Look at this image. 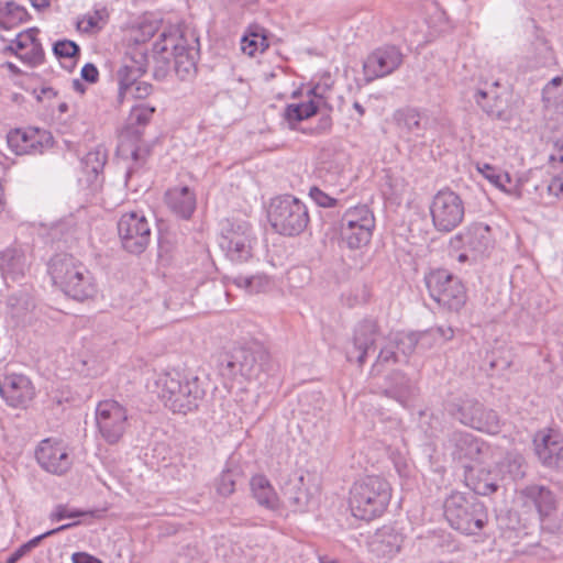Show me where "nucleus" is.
<instances>
[{"instance_id": "f257e3e1", "label": "nucleus", "mask_w": 563, "mask_h": 563, "mask_svg": "<svg viewBox=\"0 0 563 563\" xmlns=\"http://www.w3.org/2000/svg\"><path fill=\"white\" fill-rule=\"evenodd\" d=\"M153 57L158 64L155 76L164 75L172 62L178 77L183 80L197 70L199 41L192 34L181 32L176 26L164 29L153 45Z\"/></svg>"}, {"instance_id": "f03ea898", "label": "nucleus", "mask_w": 563, "mask_h": 563, "mask_svg": "<svg viewBox=\"0 0 563 563\" xmlns=\"http://www.w3.org/2000/svg\"><path fill=\"white\" fill-rule=\"evenodd\" d=\"M269 353L258 341L236 344L218 357V371L223 379L242 382L257 379L267 371Z\"/></svg>"}, {"instance_id": "7ed1b4c3", "label": "nucleus", "mask_w": 563, "mask_h": 563, "mask_svg": "<svg viewBox=\"0 0 563 563\" xmlns=\"http://www.w3.org/2000/svg\"><path fill=\"white\" fill-rule=\"evenodd\" d=\"M48 273L53 284L75 300L92 299L98 294V284L92 273L70 254L53 256L48 263Z\"/></svg>"}, {"instance_id": "20e7f679", "label": "nucleus", "mask_w": 563, "mask_h": 563, "mask_svg": "<svg viewBox=\"0 0 563 563\" xmlns=\"http://www.w3.org/2000/svg\"><path fill=\"white\" fill-rule=\"evenodd\" d=\"M156 388L165 407L184 415L196 410L206 394L199 377L177 371L161 374Z\"/></svg>"}, {"instance_id": "39448f33", "label": "nucleus", "mask_w": 563, "mask_h": 563, "mask_svg": "<svg viewBox=\"0 0 563 563\" xmlns=\"http://www.w3.org/2000/svg\"><path fill=\"white\" fill-rule=\"evenodd\" d=\"M390 498L389 483L380 476L368 475L353 484L349 505L355 518L369 521L385 512Z\"/></svg>"}, {"instance_id": "423d86ee", "label": "nucleus", "mask_w": 563, "mask_h": 563, "mask_svg": "<svg viewBox=\"0 0 563 563\" xmlns=\"http://www.w3.org/2000/svg\"><path fill=\"white\" fill-rule=\"evenodd\" d=\"M155 112V107L146 103H140L131 109L129 115V125L125 132L121 135L119 144V152L122 156H129L132 159V165L125 173V185L129 186L133 177L144 167L150 156V148L143 144L141 140L140 126L146 125Z\"/></svg>"}, {"instance_id": "0eeeda50", "label": "nucleus", "mask_w": 563, "mask_h": 563, "mask_svg": "<svg viewBox=\"0 0 563 563\" xmlns=\"http://www.w3.org/2000/svg\"><path fill=\"white\" fill-rule=\"evenodd\" d=\"M443 508L450 526L466 536L478 534L488 522L487 508L472 494L453 492L444 500Z\"/></svg>"}, {"instance_id": "6e6552de", "label": "nucleus", "mask_w": 563, "mask_h": 563, "mask_svg": "<svg viewBox=\"0 0 563 563\" xmlns=\"http://www.w3.org/2000/svg\"><path fill=\"white\" fill-rule=\"evenodd\" d=\"M267 219L277 233L286 236L301 234L310 222L308 207L292 195L273 198L267 209Z\"/></svg>"}, {"instance_id": "1a4fd4ad", "label": "nucleus", "mask_w": 563, "mask_h": 563, "mask_svg": "<svg viewBox=\"0 0 563 563\" xmlns=\"http://www.w3.org/2000/svg\"><path fill=\"white\" fill-rule=\"evenodd\" d=\"M444 409L450 417L465 427L492 434L499 431L500 420L497 412L473 397H455L445 402Z\"/></svg>"}, {"instance_id": "9d476101", "label": "nucleus", "mask_w": 563, "mask_h": 563, "mask_svg": "<svg viewBox=\"0 0 563 563\" xmlns=\"http://www.w3.org/2000/svg\"><path fill=\"white\" fill-rule=\"evenodd\" d=\"M375 229V217L366 205L349 208L340 220V238L351 250L366 246Z\"/></svg>"}, {"instance_id": "9b49d317", "label": "nucleus", "mask_w": 563, "mask_h": 563, "mask_svg": "<svg viewBox=\"0 0 563 563\" xmlns=\"http://www.w3.org/2000/svg\"><path fill=\"white\" fill-rule=\"evenodd\" d=\"M255 239L250 223L242 220H224L221 224L219 246L232 263L242 264L253 256Z\"/></svg>"}, {"instance_id": "f8f14e48", "label": "nucleus", "mask_w": 563, "mask_h": 563, "mask_svg": "<svg viewBox=\"0 0 563 563\" xmlns=\"http://www.w3.org/2000/svg\"><path fill=\"white\" fill-rule=\"evenodd\" d=\"M95 418L100 437L110 445L119 443L130 427L128 408L115 399L99 401Z\"/></svg>"}, {"instance_id": "ddd939ff", "label": "nucleus", "mask_w": 563, "mask_h": 563, "mask_svg": "<svg viewBox=\"0 0 563 563\" xmlns=\"http://www.w3.org/2000/svg\"><path fill=\"white\" fill-rule=\"evenodd\" d=\"M426 285L431 298L449 310L459 311L466 302V291L461 280L445 269L430 272Z\"/></svg>"}, {"instance_id": "4468645a", "label": "nucleus", "mask_w": 563, "mask_h": 563, "mask_svg": "<svg viewBox=\"0 0 563 563\" xmlns=\"http://www.w3.org/2000/svg\"><path fill=\"white\" fill-rule=\"evenodd\" d=\"M118 234L122 247L131 254H142L151 241V225L142 212L123 213L118 221Z\"/></svg>"}, {"instance_id": "2eb2a0df", "label": "nucleus", "mask_w": 563, "mask_h": 563, "mask_svg": "<svg viewBox=\"0 0 563 563\" xmlns=\"http://www.w3.org/2000/svg\"><path fill=\"white\" fill-rule=\"evenodd\" d=\"M430 212L434 228L440 232L454 230L464 218V203L452 190H440L433 198Z\"/></svg>"}, {"instance_id": "dca6fc26", "label": "nucleus", "mask_w": 563, "mask_h": 563, "mask_svg": "<svg viewBox=\"0 0 563 563\" xmlns=\"http://www.w3.org/2000/svg\"><path fill=\"white\" fill-rule=\"evenodd\" d=\"M148 66L147 54L139 48H133L122 58L117 70L118 101L122 103L129 96V91L146 73Z\"/></svg>"}, {"instance_id": "f3484780", "label": "nucleus", "mask_w": 563, "mask_h": 563, "mask_svg": "<svg viewBox=\"0 0 563 563\" xmlns=\"http://www.w3.org/2000/svg\"><path fill=\"white\" fill-rule=\"evenodd\" d=\"M382 336L377 320L364 318L354 328L352 349L346 352L347 361L356 362L362 366L366 362L369 351L375 350V344Z\"/></svg>"}, {"instance_id": "a211bd4d", "label": "nucleus", "mask_w": 563, "mask_h": 563, "mask_svg": "<svg viewBox=\"0 0 563 563\" xmlns=\"http://www.w3.org/2000/svg\"><path fill=\"white\" fill-rule=\"evenodd\" d=\"M0 396L9 407L26 409L35 397V387L23 374H5L0 378Z\"/></svg>"}, {"instance_id": "6ab92c4d", "label": "nucleus", "mask_w": 563, "mask_h": 563, "mask_svg": "<svg viewBox=\"0 0 563 563\" xmlns=\"http://www.w3.org/2000/svg\"><path fill=\"white\" fill-rule=\"evenodd\" d=\"M38 465L48 473L62 475L71 466V459L63 441L55 438L42 440L35 449Z\"/></svg>"}, {"instance_id": "aec40b11", "label": "nucleus", "mask_w": 563, "mask_h": 563, "mask_svg": "<svg viewBox=\"0 0 563 563\" xmlns=\"http://www.w3.org/2000/svg\"><path fill=\"white\" fill-rule=\"evenodd\" d=\"M8 145L16 155L42 154L53 146V136L46 130L16 129L9 132Z\"/></svg>"}, {"instance_id": "412c9836", "label": "nucleus", "mask_w": 563, "mask_h": 563, "mask_svg": "<svg viewBox=\"0 0 563 563\" xmlns=\"http://www.w3.org/2000/svg\"><path fill=\"white\" fill-rule=\"evenodd\" d=\"M402 63V53L394 45L376 48L364 62L363 68L367 81L394 73Z\"/></svg>"}, {"instance_id": "4be33fe9", "label": "nucleus", "mask_w": 563, "mask_h": 563, "mask_svg": "<svg viewBox=\"0 0 563 563\" xmlns=\"http://www.w3.org/2000/svg\"><path fill=\"white\" fill-rule=\"evenodd\" d=\"M493 243L490 228L484 223L471 224L451 240L454 247H463L471 253L473 260L485 255L493 247Z\"/></svg>"}, {"instance_id": "5701e85b", "label": "nucleus", "mask_w": 563, "mask_h": 563, "mask_svg": "<svg viewBox=\"0 0 563 563\" xmlns=\"http://www.w3.org/2000/svg\"><path fill=\"white\" fill-rule=\"evenodd\" d=\"M534 451L540 462L547 466L563 470V437L549 429L540 431L534 438Z\"/></svg>"}, {"instance_id": "b1692460", "label": "nucleus", "mask_w": 563, "mask_h": 563, "mask_svg": "<svg viewBox=\"0 0 563 563\" xmlns=\"http://www.w3.org/2000/svg\"><path fill=\"white\" fill-rule=\"evenodd\" d=\"M484 442L474 434L455 430L448 435L444 450L454 461H476L484 450Z\"/></svg>"}, {"instance_id": "393cba45", "label": "nucleus", "mask_w": 563, "mask_h": 563, "mask_svg": "<svg viewBox=\"0 0 563 563\" xmlns=\"http://www.w3.org/2000/svg\"><path fill=\"white\" fill-rule=\"evenodd\" d=\"M285 501L294 511L306 512L313 508L318 500L316 489L312 490L305 482L303 476L290 478L283 486Z\"/></svg>"}, {"instance_id": "a878e982", "label": "nucleus", "mask_w": 563, "mask_h": 563, "mask_svg": "<svg viewBox=\"0 0 563 563\" xmlns=\"http://www.w3.org/2000/svg\"><path fill=\"white\" fill-rule=\"evenodd\" d=\"M382 394L406 407L416 397L417 387L404 373L394 371L386 376Z\"/></svg>"}, {"instance_id": "bb28decb", "label": "nucleus", "mask_w": 563, "mask_h": 563, "mask_svg": "<svg viewBox=\"0 0 563 563\" xmlns=\"http://www.w3.org/2000/svg\"><path fill=\"white\" fill-rule=\"evenodd\" d=\"M35 307L31 286L23 285L8 295L5 313L18 325L26 320Z\"/></svg>"}, {"instance_id": "cd10ccee", "label": "nucleus", "mask_w": 563, "mask_h": 563, "mask_svg": "<svg viewBox=\"0 0 563 563\" xmlns=\"http://www.w3.org/2000/svg\"><path fill=\"white\" fill-rule=\"evenodd\" d=\"M165 202L176 217L184 220H189L197 207L196 194L188 186L169 188L165 194Z\"/></svg>"}, {"instance_id": "c85d7f7f", "label": "nucleus", "mask_w": 563, "mask_h": 563, "mask_svg": "<svg viewBox=\"0 0 563 563\" xmlns=\"http://www.w3.org/2000/svg\"><path fill=\"white\" fill-rule=\"evenodd\" d=\"M521 496L526 505H533L543 520L555 512L558 500L553 492L543 485L531 484L521 490Z\"/></svg>"}, {"instance_id": "c756f323", "label": "nucleus", "mask_w": 563, "mask_h": 563, "mask_svg": "<svg viewBox=\"0 0 563 563\" xmlns=\"http://www.w3.org/2000/svg\"><path fill=\"white\" fill-rule=\"evenodd\" d=\"M26 269V256L22 249L7 247L0 252V273L5 283L24 276Z\"/></svg>"}, {"instance_id": "7c9ffc66", "label": "nucleus", "mask_w": 563, "mask_h": 563, "mask_svg": "<svg viewBox=\"0 0 563 563\" xmlns=\"http://www.w3.org/2000/svg\"><path fill=\"white\" fill-rule=\"evenodd\" d=\"M466 485L476 494L482 496H488L497 492L499 485L497 477L489 470L484 467L481 468H468L465 466Z\"/></svg>"}, {"instance_id": "2f4dec72", "label": "nucleus", "mask_w": 563, "mask_h": 563, "mask_svg": "<svg viewBox=\"0 0 563 563\" xmlns=\"http://www.w3.org/2000/svg\"><path fill=\"white\" fill-rule=\"evenodd\" d=\"M251 490L256 501L267 509H276L279 505V498L264 475H255L251 478Z\"/></svg>"}, {"instance_id": "473e14b6", "label": "nucleus", "mask_w": 563, "mask_h": 563, "mask_svg": "<svg viewBox=\"0 0 563 563\" xmlns=\"http://www.w3.org/2000/svg\"><path fill=\"white\" fill-rule=\"evenodd\" d=\"M395 119L401 131L416 137L424 136L426 122L422 121V117L418 110L412 108L398 110L395 114Z\"/></svg>"}, {"instance_id": "72a5a7b5", "label": "nucleus", "mask_w": 563, "mask_h": 563, "mask_svg": "<svg viewBox=\"0 0 563 563\" xmlns=\"http://www.w3.org/2000/svg\"><path fill=\"white\" fill-rule=\"evenodd\" d=\"M268 46L265 29L258 24L250 25L241 40V48L249 56H254L256 52H264Z\"/></svg>"}, {"instance_id": "f704fd0d", "label": "nucleus", "mask_w": 563, "mask_h": 563, "mask_svg": "<svg viewBox=\"0 0 563 563\" xmlns=\"http://www.w3.org/2000/svg\"><path fill=\"white\" fill-rule=\"evenodd\" d=\"M26 9L14 1L0 2V27L10 30L27 21Z\"/></svg>"}, {"instance_id": "c9c22d12", "label": "nucleus", "mask_w": 563, "mask_h": 563, "mask_svg": "<svg viewBox=\"0 0 563 563\" xmlns=\"http://www.w3.org/2000/svg\"><path fill=\"white\" fill-rule=\"evenodd\" d=\"M317 113L318 111L314 103L307 100L287 104L284 109L283 117L291 130H298L297 125L301 121L307 120Z\"/></svg>"}, {"instance_id": "e433bc0d", "label": "nucleus", "mask_w": 563, "mask_h": 563, "mask_svg": "<svg viewBox=\"0 0 563 563\" xmlns=\"http://www.w3.org/2000/svg\"><path fill=\"white\" fill-rule=\"evenodd\" d=\"M228 283L233 284L240 289H243L246 294L253 295L265 291L269 286V279L265 275H235L227 276Z\"/></svg>"}, {"instance_id": "4c0bfd02", "label": "nucleus", "mask_w": 563, "mask_h": 563, "mask_svg": "<svg viewBox=\"0 0 563 563\" xmlns=\"http://www.w3.org/2000/svg\"><path fill=\"white\" fill-rule=\"evenodd\" d=\"M78 522H70L62 525L55 529L48 530L40 536H36L29 540L27 542L20 545L10 556L7 559L5 563H18L23 556L30 553L33 549H35L44 539L52 537L60 531H65L77 526Z\"/></svg>"}, {"instance_id": "58836bf2", "label": "nucleus", "mask_w": 563, "mask_h": 563, "mask_svg": "<svg viewBox=\"0 0 563 563\" xmlns=\"http://www.w3.org/2000/svg\"><path fill=\"white\" fill-rule=\"evenodd\" d=\"M499 471L511 479H520L526 475V462L518 452H508L498 463Z\"/></svg>"}, {"instance_id": "ea45409f", "label": "nucleus", "mask_w": 563, "mask_h": 563, "mask_svg": "<svg viewBox=\"0 0 563 563\" xmlns=\"http://www.w3.org/2000/svg\"><path fill=\"white\" fill-rule=\"evenodd\" d=\"M542 101L547 106H553L563 112V79L552 78L542 90Z\"/></svg>"}, {"instance_id": "a19ab883", "label": "nucleus", "mask_w": 563, "mask_h": 563, "mask_svg": "<svg viewBox=\"0 0 563 563\" xmlns=\"http://www.w3.org/2000/svg\"><path fill=\"white\" fill-rule=\"evenodd\" d=\"M109 12L107 8L101 7L88 12L78 21V29L84 32L99 31L107 24Z\"/></svg>"}, {"instance_id": "79ce46f5", "label": "nucleus", "mask_w": 563, "mask_h": 563, "mask_svg": "<svg viewBox=\"0 0 563 563\" xmlns=\"http://www.w3.org/2000/svg\"><path fill=\"white\" fill-rule=\"evenodd\" d=\"M37 27H30L16 34L10 43L3 48V53L13 54L19 58L29 48L30 44L34 43V37L38 34Z\"/></svg>"}, {"instance_id": "37998d69", "label": "nucleus", "mask_w": 563, "mask_h": 563, "mask_svg": "<svg viewBox=\"0 0 563 563\" xmlns=\"http://www.w3.org/2000/svg\"><path fill=\"white\" fill-rule=\"evenodd\" d=\"M477 170L486 178L492 185L496 188L508 192L507 184L511 183V177L507 172H503L501 169L492 166L487 163L477 164Z\"/></svg>"}, {"instance_id": "c03bdc74", "label": "nucleus", "mask_w": 563, "mask_h": 563, "mask_svg": "<svg viewBox=\"0 0 563 563\" xmlns=\"http://www.w3.org/2000/svg\"><path fill=\"white\" fill-rule=\"evenodd\" d=\"M474 99L476 103L485 111L488 115L500 117L501 110V100L496 95H492L488 91L478 89L474 93Z\"/></svg>"}, {"instance_id": "a18cd8bd", "label": "nucleus", "mask_w": 563, "mask_h": 563, "mask_svg": "<svg viewBox=\"0 0 563 563\" xmlns=\"http://www.w3.org/2000/svg\"><path fill=\"white\" fill-rule=\"evenodd\" d=\"M106 162L107 153L101 147L88 152L81 161L86 173L93 174L95 176L103 170Z\"/></svg>"}, {"instance_id": "49530a36", "label": "nucleus", "mask_w": 563, "mask_h": 563, "mask_svg": "<svg viewBox=\"0 0 563 563\" xmlns=\"http://www.w3.org/2000/svg\"><path fill=\"white\" fill-rule=\"evenodd\" d=\"M159 29V21L152 18V16H145L137 27L133 30L132 32V40L135 43H144L148 41L151 37L154 36V34Z\"/></svg>"}, {"instance_id": "de8ad7c7", "label": "nucleus", "mask_w": 563, "mask_h": 563, "mask_svg": "<svg viewBox=\"0 0 563 563\" xmlns=\"http://www.w3.org/2000/svg\"><path fill=\"white\" fill-rule=\"evenodd\" d=\"M391 343L405 355H411L418 349L419 338L416 332H397L391 335Z\"/></svg>"}, {"instance_id": "09e8293b", "label": "nucleus", "mask_w": 563, "mask_h": 563, "mask_svg": "<svg viewBox=\"0 0 563 563\" xmlns=\"http://www.w3.org/2000/svg\"><path fill=\"white\" fill-rule=\"evenodd\" d=\"M330 89L327 85L317 84L308 90L307 97L309 102H313L317 107V111L320 112L325 109L328 112L332 111V106L329 103Z\"/></svg>"}, {"instance_id": "8fccbe9b", "label": "nucleus", "mask_w": 563, "mask_h": 563, "mask_svg": "<svg viewBox=\"0 0 563 563\" xmlns=\"http://www.w3.org/2000/svg\"><path fill=\"white\" fill-rule=\"evenodd\" d=\"M44 57V49L37 35L34 37V43L30 44L29 48L25 49L23 54L19 55V59L32 67L43 64Z\"/></svg>"}, {"instance_id": "3c124183", "label": "nucleus", "mask_w": 563, "mask_h": 563, "mask_svg": "<svg viewBox=\"0 0 563 563\" xmlns=\"http://www.w3.org/2000/svg\"><path fill=\"white\" fill-rule=\"evenodd\" d=\"M53 52L58 59L73 60L80 54L79 46L70 40H60L53 45Z\"/></svg>"}, {"instance_id": "603ef678", "label": "nucleus", "mask_w": 563, "mask_h": 563, "mask_svg": "<svg viewBox=\"0 0 563 563\" xmlns=\"http://www.w3.org/2000/svg\"><path fill=\"white\" fill-rule=\"evenodd\" d=\"M308 195L317 206L322 208H332L339 203L338 199L325 194L317 186H311L309 188Z\"/></svg>"}, {"instance_id": "864d4df0", "label": "nucleus", "mask_w": 563, "mask_h": 563, "mask_svg": "<svg viewBox=\"0 0 563 563\" xmlns=\"http://www.w3.org/2000/svg\"><path fill=\"white\" fill-rule=\"evenodd\" d=\"M395 344L391 343V339L389 340V343L384 345L379 354L377 356L376 363L373 365V372H379L378 367L382 364H388V363H396L398 361L397 354L395 352Z\"/></svg>"}, {"instance_id": "5fc2aeb1", "label": "nucleus", "mask_w": 563, "mask_h": 563, "mask_svg": "<svg viewBox=\"0 0 563 563\" xmlns=\"http://www.w3.org/2000/svg\"><path fill=\"white\" fill-rule=\"evenodd\" d=\"M88 512L82 510H70L66 505H57L49 515L51 521H60L67 518H77L87 515Z\"/></svg>"}, {"instance_id": "6e6d98bb", "label": "nucleus", "mask_w": 563, "mask_h": 563, "mask_svg": "<svg viewBox=\"0 0 563 563\" xmlns=\"http://www.w3.org/2000/svg\"><path fill=\"white\" fill-rule=\"evenodd\" d=\"M332 118L330 115V112L327 111L319 118L317 124L311 126L312 136H321L329 134L332 130Z\"/></svg>"}, {"instance_id": "4d7b16f0", "label": "nucleus", "mask_w": 563, "mask_h": 563, "mask_svg": "<svg viewBox=\"0 0 563 563\" xmlns=\"http://www.w3.org/2000/svg\"><path fill=\"white\" fill-rule=\"evenodd\" d=\"M235 482L230 472H223L219 478L217 490L221 496H229L234 492Z\"/></svg>"}, {"instance_id": "13d9d810", "label": "nucleus", "mask_w": 563, "mask_h": 563, "mask_svg": "<svg viewBox=\"0 0 563 563\" xmlns=\"http://www.w3.org/2000/svg\"><path fill=\"white\" fill-rule=\"evenodd\" d=\"M153 91V86L147 82V81H143V80H139L135 86H133L131 88V90L129 91V96L128 98H133V99H144L146 97H148Z\"/></svg>"}, {"instance_id": "bf43d9fd", "label": "nucleus", "mask_w": 563, "mask_h": 563, "mask_svg": "<svg viewBox=\"0 0 563 563\" xmlns=\"http://www.w3.org/2000/svg\"><path fill=\"white\" fill-rule=\"evenodd\" d=\"M416 333L417 336L419 338L418 349L421 351L430 350L434 345L439 344V341L431 329Z\"/></svg>"}, {"instance_id": "052dcab7", "label": "nucleus", "mask_w": 563, "mask_h": 563, "mask_svg": "<svg viewBox=\"0 0 563 563\" xmlns=\"http://www.w3.org/2000/svg\"><path fill=\"white\" fill-rule=\"evenodd\" d=\"M80 75L85 81L96 84L99 78V70L92 63H87L81 68Z\"/></svg>"}, {"instance_id": "680f3d73", "label": "nucleus", "mask_w": 563, "mask_h": 563, "mask_svg": "<svg viewBox=\"0 0 563 563\" xmlns=\"http://www.w3.org/2000/svg\"><path fill=\"white\" fill-rule=\"evenodd\" d=\"M431 330L433 334L437 336L439 343H444L451 340L454 335V331L451 327L441 325L437 328H431Z\"/></svg>"}, {"instance_id": "e2e57ef3", "label": "nucleus", "mask_w": 563, "mask_h": 563, "mask_svg": "<svg viewBox=\"0 0 563 563\" xmlns=\"http://www.w3.org/2000/svg\"><path fill=\"white\" fill-rule=\"evenodd\" d=\"M547 189L549 195L559 198L561 195H563V178L553 177L548 184Z\"/></svg>"}, {"instance_id": "0e129e2a", "label": "nucleus", "mask_w": 563, "mask_h": 563, "mask_svg": "<svg viewBox=\"0 0 563 563\" xmlns=\"http://www.w3.org/2000/svg\"><path fill=\"white\" fill-rule=\"evenodd\" d=\"M73 563H102V561L86 552H76L71 555Z\"/></svg>"}, {"instance_id": "69168bd1", "label": "nucleus", "mask_w": 563, "mask_h": 563, "mask_svg": "<svg viewBox=\"0 0 563 563\" xmlns=\"http://www.w3.org/2000/svg\"><path fill=\"white\" fill-rule=\"evenodd\" d=\"M32 7L38 12L47 9L51 5V0H30Z\"/></svg>"}, {"instance_id": "338daca9", "label": "nucleus", "mask_w": 563, "mask_h": 563, "mask_svg": "<svg viewBox=\"0 0 563 563\" xmlns=\"http://www.w3.org/2000/svg\"><path fill=\"white\" fill-rule=\"evenodd\" d=\"M555 146L558 148V153L556 154H551L550 159L551 161L559 159L560 162H563V140L558 141L555 143Z\"/></svg>"}, {"instance_id": "774afa93", "label": "nucleus", "mask_w": 563, "mask_h": 563, "mask_svg": "<svg viewBox=\"0 0 563 563\" xmlns=\"http://www.w3.org/2000/svg\"><path fill=\"white\" fill-rule=\"evenodd\" d=\"M73 88L76 90V91H79L80 93H84L85 92V86L82 85V82L78 79H74L73 80Z\"/></svg>"}]
</instances>
